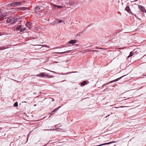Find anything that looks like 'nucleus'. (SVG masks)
Segmentation results:
<instances>
[{"mask_svg": "<svg viewBox=\"0 0 146 146\" xmlns=\"http://www.w3.org/2000/svg\"><path fill=\"white\" fill-rule=\"evenodd\" d=\"M25 30V28L21 26L20 31L21 32H23Z\"/></svg>", "mask_w": 146, "mask_h": 146, "instance_id": "13", "label": "nucleus"}, {"mask_svg": "<svg viewBox=\"0 0 146 146\" xmlns=\"http://www.w3.org/2000/svg\"><path fill=\"white\" fill-rule=\"evenodd\" d=\"M125 75H124L122 76H121V77L116 79H115V80H113L112 81H110L109 83H107L106 84H104L103 86H102V87H103L104 86L106 85H108L109 84H111V83H113V82H115L116 81H117L119 80H120V79H121L122 78H123V77L124 76H125Z\"/></svg>", "mask_w": 146, "mask_h": 146, "instance_id": "2", "label": "nucleus"}, {"mask_svg": "<svg viewBox=\"0 0 146 146\" xmlns=\"http://www.w3.org/2000/svg\"><path fill=\"white\" fill-rule=\"evenodd\" d=\"M143 57H144V56H143V57H142V58H143Z\"/></svg>", "mask_w": 146, "mask_h": 146, "instance_id": "42", "label": "nucleus"}, {"mask_svg": "<svg viewBox=\"0 0 146 146\" xmlns=\"http://www.w3.org/2000/svg\"><path fill=\"white\" fill-rule=\"evenodd\" d=\"M47 144H46L44 146L46 145Z\"/></svg>", "mask_w": 146, "mask_h": 146, "instance_id": "38", "label": "nucleus"}, {"mask_svg": "<svg viewBox=\"0 0 146 146\" xmlns=\"http://www.w3.org/2000/svg\"><path fill=\"white\" fill-rule=\"evenodd\" d=\"M144 12H145V13H146V10H145V11H144Z\"/></svg>", "mask_w": 146, "mask_h": 146, "instance_id": "34", "label": "nucleus"}, {"mask_svg": "<svg viewBox=\"0 0 146 146\" xmlns=\"http://www.w3.org/2000/svg\"><path fill=\"white\" fill-rule=\"evenodd\" d=\"M54 8L55 9H58V5H54Z\"/></svg>", "mask_w": 146, "mask_h": 146, "instance_id": "22", "label": "nucleus"}, {"mask_svg": "<svg viewBox=\"0 0 146 146\" xmlns=\"http://www.w3.org/2000/svg\"><path fill=\"white\" fill-rule=\"evenodd\" d=\"M55 130V129H44V131H48L49 130Z\"/></svg>", "mask_w": 146, "mask_h": 146, "instance_id": "26", "label": "nucleus"}, {"mask_svg": "<svg viewBox=\"0 0 146 146\" xmlns=\"http://www.w3.org/2000/svg\"><path fill=\"white\" fill-rule=\"evenodd\" d=\"M12 5L13 6L19 5L21 4V3L19 2H17L12 3Z\"/></svg>", "mask_w": 146, "mask_h": 146, "instance_id": "9", "label": "nucleus"}, {"mask_svg": "<svg viewBox=\"0 0 146 146\" xmlns=\"http://www.w3.org/2000/svg\"><path fill=\"white\" fill-rule=\"evenodd\" d=\"M145 76H146V74L145 75Z\"/></svg>", "mask_w": 146, "mask_h": 146, "instance_id": "44", "label": "nucleus"}, {"mask_svg": "<svg viewBox=\"0 0 146 146\" xmlns=\"http://www.w3.org/2000/svg\"><path fill=\"white\" fill-rule=\"evenodd\" d=\"M87 84V82L86 81H83L81 83V86H84Z\"/></svg>", "mask_w": 146, "mask_h": 146, "instance_id": "14", "label": "nucleus"}, {"mask_svg": "<svg viewBox=\"0 0 146 146\" xmlns=\"http://www.w3.org/2000/svg\"><path fill=\"white\" fill-rule=\"evenodd\" d=\"M32 24V23L29 22L26 24L25 25L27 27L30 29L31 28Z\"/></svg>", "mask_w": 146, "mask_h": 146, "instance_id": "7", "label": "nucleus"}, {"mask_svg": "<svg viewBox=\"0 0 146 146\" xmlns=\"http://www.w3.org/2000/svg\"><path fill=\"white\" fill-rule=\"evenodd\" d=\"M21 25H19L16 27V29L17 31H20V29L21 28Z\"/></svg>", "mask_w": 146, "mask_h": 146, "instance_id": "16", "label": "nucleus"}, {"mask_svg": "<svg viewBox=\"0 0 146 146\" xmlns=\"http://www.w3.org/2000/svg\"><path fill=\"white\" fill-rule=\"evenodd\" d=\"M115 142H116L115 141L110 142H109L108 143H103L102 144H100V145H97V146H103V145H109V144H110L111 143H115Z\"/></svg>", "mask_w": 146, "mask_h": 146, "instance_id": "5", "label": "nucleus"}, {"mask_svg": "<svg viewBox=\"0 0 146 146\" xmlns=\"http://www.w3.org/2000/svg\"><path fill=\"white\" fill-rule=\"evenodd\" d=\"M76 41L75 40H71L69 41L68 43L70 44H73L76 43Z\"/></svg>", "mask_w": 146, "mask_h": 146, "instance_id": "11", "label": "nucleus"}, {"mask_svg": "<svg viewBox=\"0 0 146 146\" xmlns=\"http://www.w3.org/2000/svg\"><path fill=\"white\" fill-rule=\"evenodd\" d=\"M134 55V52H133V51H132L130 53V54L129 56H128V58H129L130 57H131L132 56Z\"/></svg>", "mask_w": 146, "mask_h": 146, "instance_id": "15", "label": "nucleus"}, {"mask_svg": "<svg viewBox=\"0 0 146 146\" xmlns=\"http://www.w3.org/2000/svg\"><path fill=\"white\" fill-rule=\"evenodd\" d=\"M137 1V0H135V1Z\"/></svg>", "mask_w": 146, "mask_h": 146, "instance_id": "36", "label": "nucleus"}, {"mask_svg": "<svg viewBox=\"0 0 146 146\" xmlns=\"http://www.w3.org/2000/svg\"><path fill=\"white\" fill-rule=\"evenodd\" d=\"M36 105H34V106H36Z\"/></svg>", "mask_w": 146, "mask_h": 146, "instance_id": "40", "label": "nucleus"}, {"mask_svg": "<svg viewBox=\"0 0 146 146\" xmlns=\"http://www.w3.org/2000/svg\"><path fill=\"white\" fill-rule=\"evenodd\" d=\"M64 81H65V80H63V81H61V82H64Z\"/></svg>", "mask_w": 146, "mask_h": 146, "instance_id": "39", "label": "nucleus"}, {"mask_svg": "<svg viewBox=\"0 0 146 146\" xmlns=\"http://www.w3.org/2000/svg\"><path fill=\"white\" fill-rule=\"evenodd\" d=\"M71 50H69L67 51L62 52H58V53H59L60 54H62L63 53H67V52H71Z\"/></svg>", "mask_w": 146, "mask_h": 146, "instance_id": "17", "label": "nucleus"}, {"mask_svg": "<svg viewBox=\"0 0 146 146\" xmlns=\"http://www.w3.org/2000/svg\"><path fill=\"white\" fill-rule=\"evenodd\" d=\"M143 57H144V56H143V57H142V58H143Z\"/></svg>", "mask_w": 146, "mask_h": 146, "instance_id": "41", "label": "nucleus"}, {"mask_svg": "<svg viewBox=\"0 0 146 146\" xmlns=\"http://www.w3.org/2000/svg\"><path fill=\"white\" fill-rule=\"evenodd\" d=\"M58 9H61L63 8V7L61 6L58 5Z\"/></svg>", "mask_w": 146, "mask_h": 146, "instance_id": "23", "label": "nucleus"}, {"mask_svg": "<svg viewBox=\"0 0 146 146\" xmlns=\"http://www.w3.org/2000/svg\"><path fill=\"white\" fill-rule=\"evenodd\" d=\"M125 10L128 13H130L132 15H134L136 17V15L133 13L131 11V9H130L129 6H127L126 7Z\"/></svg>", "mask_w": 146, "mask_h": 146, "instance_id": "3", "label": "nucleus"}, {"mask_svg": "<svg viewBox=\"0 0 146 146\" xmlns=\"http://www.w3.org/2000/svg\"><path fill=\"white\" fill-rule=\"evenodd\" d=\"M60 129V128H56V130L57 131H59Z\"/></svg>", "mask_w": 146, "mask_h": 146, "instance_id": "28", "label": "nucleus"}, {"mask_svg": "<svg viewBox=\"0 0 146 146\" xmlns=\"http://www.w3.org/2000/svg\"><path fill=\"white\" fill-rule=\"evenodd\" d=\"M6 48L5 47H0V50H4Z\"/></svg>", "mask_w": 146, "mask_h": 146, "instance_id": "21", "label": "nucleus"}, {"mask_svg": "<svg viewBox=\"0 0 146 146\" xmlns=\"http://www.w3.org/2000/svg\"><path fill=\"white\" fill-rule=\"evenodd\" d=\"M48 70L49 71H50V72H52L54 73L55 74H58L57 73H56V72H54V71H51V70Z\"/></svg>", "mask_w": 146, "mask_h": 146, "instance_id": "24", "label": "nucleus"}, {"mask_svg": "<svg viewBox=\"0 0 146 146\" xmlns=\"http://www.w3.org/2000/svg\"><path fill=\"white\" fill-rule=\"evenodd\" d=\"M58 126V125L57 124V125H55L54 127H57Z\"/></svg>", "mask_w": 146, "mask_h": 146, "instance_id": "31", "label": "nucleus"}, {"mask_svg": "<svg viewBox=\"0 0 146 146\" xmlns=\"http://www.w3.org/2000/svg\"><path fill=\"white\" fill-rule=\"evenodd\" d=\"M35 76L41 78H44L45 77H47L48 78H53L54 77V76H50L48 75V74H47L45 72L41 73L40 74L36 75Z\"/></svg>", "mask_w": 146, "mask_h": 146, "instance_id": "1", "label": "nucleus"}, {"mask_svg": "<svg viewBox=\"0 0 146 146\" xmlns=\"http://www.w3.org/2000/svg\"><path fill=\"white\" fill-rule=\"evenodd\" d=\"M50 98L51 99V100H52V102H53V101H54V98Z\"/></svg>", "mask_w": 146, "mask_h": 146, "instance_id": "29", "label": "nucleus"}, {"mask_svg": "<svg viewBox=\"0 0 146 146\" xmlns=\"http://www.w3.org/2000/svg\"><path fill=\"white\" fill-rule=\"evenodd\" d=\"M1 33H0V36H1Z\"/></svg>", "mask_w": 146, "mask_h": 146, "instance_id": "37", "label": "nucleus"}, {"mask_svg": "<svg viewBox=\"0 0 146 146\" xmlns=\"http://www.w3.org/2000/svg\"><path fill=\"white\" fill-rule=\"evenodd\" d=\"M96 49H101L102 48H98L97 47H96Z\"/></svg>", "mask_w": 146, "mask_h": 146, "instance_id": "32", "label": "nucleus"}, {"mask_svg": "<svg viewBox=\"0 0 146 146\" xmlns=\"http://www.w3.org/2000/svg\"><path fill=\"white\" fill-rule=\"evenodd\" d=\"M15 21H14V20H13V21L12 22V24H14L15 23Z\"/></svg>", "mask_w": 146, "mask_h": 146, "instance_id": "27", "label": "nucleus"}, {"mask_svg": "<svg viewBox=\"0 0 146 146\" xmlns=\"http://www.w3.org/2000/svg\"><path fill=\"white\" fill-rule=\"evenodd\" d=\"M18 106V103L17 102H15L13 105V106L15 107H17Z\"/></svg>", "mask_w": 146, "mask_h": 146, "instance_id": "20", "label": "nucleus"}, {"mask_svg": "<svg viewBox=\"0 0 146 146\" xmlns=\"http://www.w3.org/2000/svg\"><path fill=\"white\" fill-rule=\"evenodd\" d=\"M138 8L141 10V11L143 12H144V11H145V10L144 7L141 5H139L138 6Z\"/></svg>", "mask_w": 146, "mask_h": 146, "instance_id": "6", "label": "nucleus"}, {"mask_svg": "<svg viewBox=\"0 0 146 146\" xmlns=\"http://www.w3.org/2000/svg\"><path fill=\"white\" fill-rule=\"evenodd\" d=\"M6 15H2L1 16V18H2L3 19H6Z\"/></svg>", "mask_w": 146, "mask_h": 146, "instance_id": "18", "label": "nucleus"}, {"mask_svg": "<svg viewBox=\"0 0 146 146\" xmlns=\"http://www.w3.org/2000/svg\"><path fill=\"white\" fill-rule=\"evenodd\" d=\"M143 57H144V56H143V57H142V58H143Z\"/></svg>", "mask_w": 146, "mask_h": 146, "instance_id": "43", "label": "nucleus"}, {"mask_svg": "<svg viewBox=\"0 0 146 146\" xmlns=\"http://www.w3.org/2000/svg\"><path fill=\"white\" fill-rule=\"evenodd\" d=\"M19 10L20 11H24L26 10L27 9V8L26 7H21L19 8Z\"/></svg>", "mask_w": 146, "mask_h": 146, "instance_id": "12", "label": "nucleus"}, {"mask_svg": "<svg viewBox=\"0 0 146 146\" xmlns=\"http://www.w3.org/2000/svg\"><path fill=\"white\" fill-rule=\"evenodd\" d=\"M61 107V106H60L58 108H55L54 110L53 111H54V112L58 110L59 108H60Z\"/></svg>", "mask_w": 146, "mask_h": 146, "instance_id": "19", "label": "nucleus"}, {"mask_svg": "<svg viewBox=\"0 0 146 146\" xmlns=\"http://www.w3.org/2000/svg\"><path fill=\"white\" fill-rule=\"evenodd\" d=\"M63 22V21L61 20H59L57 19L54 21V24H56L59 23H62Z\"/></svg>", "mask_w": 146, "mask_h": 146, "instance_id": "4", "label": "nucleus"}, {"mask_svg": "<svg viewBox=\"0 0 146 146\" xmlns=\"http://www.w3.org/2000/svg\"><path fill=\"white\" fill-rule=\"evenodd\" d=\"M97 51H98V50H94L92 51H93V52H97Z\"/></svg>", "mask_w": 146, "mask_h": 146, "instance_id": "30", "label": "nucleus"}, {"mask_svg": "<svg viewBox=\"0 0 146 146\" xmlns=\"http://www.w3.org/2000/svg\"><path fill=\"white\" fill-rule=\"evenodd\" d=\"M33 94H36V93H35V92H34V93Z\"/></svg>", "mask_w": 146, "mask_h": 146, "instance_id": "35", "label": "nucleus"}, {"mask_svg": "<svg viewBox=\"0 0 146 146\" xmlns=\"http://www.w3.org/2000/svg\"><path fill=\"white\" fill-rule=\"evenodd\" d=\"M55 114V112L54 111H52L51 112V115H54Z\"/></svg>", "mask_w": 146, "mask_h": 146, "instance_id": "25", "label": "nucleus"}, {"mask_svg": "<svg viewBox=\"0 0 146 146\" xmlns=\"http://www.w3.org/2000/svg\"><path fill=\"white\" fill-rule=\"evenodd\" d=\"M13 19L12 17H9L8 18L7 20V23H9L11 22Z\"/></svg>", "mask_w": 146, "mask_h": 146, "instance_id": "10", "label": "nucleus"}, {"mask_svg": "<svg viewBox=\"0 0 146 146\" xmlns=\"http://www.w3.org/2000/svg\"><path fill=\"white\" fill-rule=\"evenodd\" d=\"M41 7L39 6H37L35 8V11L36 12H38L40 11Z\"/></svg>", "mask_w": 146, "mask_h": 146, "instance_id": "8", "label": "nucleus"}, {"mask_svg": "<svg viewBox=\"0 0 146 146\" xmlns=\"http://www.w3.org/2000/svg\"><path fill=\"white\" fill-rule=\"evenodd\" d=\"M2 129V127H0V130H1Z\"/></svg>", "mask_w": 146, "mask_h": 146, "instance_id": "33", "label": "nucleus"}]
</instances>
